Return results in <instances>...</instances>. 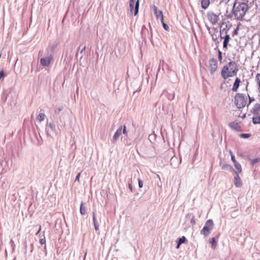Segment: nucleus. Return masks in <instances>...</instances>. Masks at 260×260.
<instances>
[{
	"mask_svg": "<svg viewBox=\"0 0 260 260\" xmlns=\"http://www.w3.org/2000/svg\"><path fill=\"white\" fill-rule=\"evenodd\" d=\"M238 71L237 64L234 61H230L222 68L221 76L223 79L226 80L230 77L236 76Z\"/></svg>",
	"mask_w": 260,
	"mask_h": 260,
	"instance_id": "nucleus-1",
	"label": "nucleus"
},
{
	"mask_svg": "<svg viewBox=\"0 0 260 260\" xmlns=\"http://www.w3.org/2000/svg\"><path fill=\"white\" fill-rule=\"evenodd\" d=\"M248 5L246 3H240L236 0L234 3L233 13L238 20H242L248 10Z\"/></svg>",
	"mask_w": 260,
	"mask_h": 260,
	"instance_id": "nucleus-2",
	"label": "nucleus"
},
{
	"mask_svg": "<svg viewBox=\"0 0 260 260\" xmlns=\"http://www.w3.org/2000/svg\"><path fill=\"white\" fill-rule=\"evenodd\" d=\"M247 98L242 93H237L235 98V103L238 108L244 107L247 104Z\"/></svg>",
	"mask_w": 260,
	"mask_h": 260,
	"instance_id": "nucleus-3",
	"label": "nucleus"
},
{
	"mask_svg": "<svg viewBox=\"0 0 260 260\" xmlns=\"http://www.w3.org/2000/svg\"><path fill=\"white\" fill-rule=\"evenodd\" d=\"M214 223L211 219L208 220L205 224V225L201 231V234L207 237L208 236L213 228Z\"/></svg>",
	"mask_w": 260,
	"mask_h": 260,
	"instance_id": "nucleus-4",
	"label": "nucleus"
},
{
	"mask_svg": "<svg viewBox=\"0 0 260 260\" xmlns=\"http://www.w3.org/2000/svg\"><path fill=\"white\" fill-rule=\"evenodd\" d=\"M218 69V62L216 59L211 58L209 61V70L211 74H214Z\"/></svg>",
	"mask_w": 260,
	"mask_h": 260,
	"instance_id": "nucleus-5",
	"label": "nucleus"
},
{
	"mask_svg": "<svg viewBox=\"0 0 260 260\" xmlns=\"http://www.w3.org/2000/svg\"><path fill=\"white\" fill-rule=\"evenodd\" d=\"M126 127L125 125H123V129L122 127L120 126L119 127L116 132L115 133L113 137V140L114 141H116L120 137V136L121 135L122 133L125 135H127V133L126 132Z\"/></svg>",
	"mask_w": 260,
	"mask_h": 260,
	"instance_id": "nucleus-6",
	"label": "nucleus"
},
{
	"mask_svg": "<svg viewBox=\"0 0 260 260\" xmlns=\"http://www.w3.org/2000/svg\"><path fill=\"white\" fill-rule=\"evenodd\" d=\"M207 18L212 24H215L218 21L219 16L212 12H209L207 14Z\"/></svg>",
	"mask_w": 260,
	"mask_h": 260,
	"instance_id": "nucleus-7",
	"label": "nucleus"
},
{
	"mask_svg": "<svg viewBox=\"0 0 260 260\" xmlns=\"http://www.w3.org/2000/svg\"><path fill=\"white\" fill-rule=\"evenodd\" d=\"M134 1L130 0V2H129L130 11H131V13H133V12H134V15L136 16V15H137V14L138 13V11H139V0H137V2L136 3L135 8H134Z\"/></svg>",
	"mask_w": 260,
	"mask_h": 260,
	"instance_id": "nucleus-8",
	"label": "nucleus"
},
{
	"mask_svg": "<svg viewBox=\"0 0 260 260\" xmlns=\"http://www.w3.org/2000/svg\"><path fill=\"white\" fill-rule=\"evenodd\" d=\"M153 10L156 18L158 19L160 18V21H162V20H164L162 12L161 11H158L157 8L155 6H153Z\"/></svg>",
	"mask_w": 260,
	"mask_h": 260,
	"instance_id": "nucleus-9",
	"label": "nucleus"
},
{
	"mask_svg": "<svg viewBox=\"0 0 260 260\" xmlns=\"http://www.w3.org/2000/svg\"><path fill=\"white\" fill-rule=\"evenodd\" d=\"M234 184L236 187H240L242 185V181L239 174H236L234 178Z\"/></svg>",
	"mask_w": 260,
	"mask_h": 260,
	"instance_id": "nucleus-10",
	"label": "nucleus"
},
{
	"mask_svg": "<svg viewBox=\"0 0 260 260\" xmlns=\"http://www.w3.org/2000/svg\"><path fill=\"white\" fill-rule=\"evenodd\" d=\"M51 59L50 57L42 58L40 60L41 64L43 66H48L50 64Z\"/></svg>",
	"mask_w": 260,
	"mask_h": 260,
	"instance_id": "nucleus-11",
	"label": "nucleus"
},
{
	"mask_svg": "<svg viewBox=\"0 0 260 260\" xmlns=\"http://www.w3.org/2000/svg\"><path fill=\"white\" fill-rule=\"evenodd\" d=\"M241 83V80L239 78H236L235 82L234 83L233 86L232 87V90L234 92H236L240 86V84Z\"/></svg>",
	"mask_w": 260,
	"mask_h": 260,
	"instance_id": "nucleus-12",
	"label": "nucleus"
},
{
	"mask_svg": "<svg viewBox=\"0 0 260 260\" xmlns=\"http://www.w3.org/2000/svg\"><path fill=\"white\" fill-rule=\"evenodd\" d=\"M226 36L224 37V41L223 43V48L226 49L228 47V43L230 39V35L228 34L227 30L225 31Z\"/></svg>",
	"mask_w": 260,
	"mask_h": 260,
	"instance_id": "nucleus-13",
	"label": "nucleus"
},
{
	"mask_svg": "<svg viewBox=\"0 0 260 260\" xmlns=\"http://www.w3.org/2000/svg\"><path fill=\"white\" fill-rule=\"evenodd\" d=\"M229 126L235 130H238L240 128L239 124L237 122L233 121L229 123Z\"/></svg>",
	"mask_w": 260,
	"mask_h": 260,
	"instance_id": "nucleus-14",
	"label": "nucleus"
},
{
	"mask_svg": "<svg viewBox=\"0 0 260 260\" xmlns=\"http://www.w3.org/2000/svg\"><path fill=\"white\" fill-rule=\"evenodd\" d=\"M234 164L236 169L235 173L236 174H239V173H241L242 169L241 165L238 162H237Z\"/></svg>",
	"mask_w": 260,
	"mask_h": 260,
	"instance_id": "nucleus-15",
	"label": "nucleus"
},
{
	"mask_svg": "<svg viewBox=\"0 0 260 260\" xmlns=\"http://www.w3.org/2000/svg\"><path fill=\"white\" fill-rule=\"evenodd\" d=\"M260 111V105L255 104L254 107L251 109V113L253 114H258L259 111Z\"/></svg>",
	"mask_w": 260,
	"mask_h": 260,
	"instance_id": "nucleus-16",
	"label": "nucleus"
},
{
	"mask_svg": "<svg viewBox=\"0 0 260 260\" xmlns=\"http://www.w3.org/2000/svg\"><path fill=\"white\" fill-rule=\"evenodd\" d=\"M210 5V0H201L202 7L204 9H206Z\"/></svg>",
	"mask_w": 260,
	"mask_h": 260,
	"instance_id": "nucleus-17",
	"label": "nucleus"
},
{
	"mask_svg": "<svg viewBox=\"0 0 260 260\" xmlns=\"http://www.w3.org/2000/svg\"><path fill=\"white\" fill-rule=\"evenodd\" d=\"M256 85L257 86V89L260 92V74L257 73L255 76V79Z\"/></svg>",
	"mask_w": 260,
	"mask_h": 260,
	"instance_id": "nucleus-18",
	"label": "nucleus"
},
{
	"mask_svg": "<svg viewBox=\"0 0 260 260\" xmlns=\"http://www.w3.org/2000/svg\"><path fill=\"white\" fill-rule=\"evenodd\" d=\"M80 212L82 215H85L87 213L86 207L84 206L83 202L80 205Z\"/></svg>",
	"mask_w": 260,
	"mask_h": 260,
	"instance_id": "nucleus-19",
	"label": "nucleus"
},
{
	"mask_svg": "<svg viewBox=\"0 0 260 260\" xmlns=\"http://www.w3.org/2000/svg\"><path fill=\"white\" fill-rule=\"evenodd\" d=\"M252 122L254 124H259L260 123V115L253 117L252 118Z\"/></svg>",
	"mask_w": 260,
	"mask_h": 260,
	"instance_id": "nucleus-20",
	"label": "nucleus"
},
{
	"mask_svg": "<svg viewBox=\"0 0 260 260\" xmlns=\"http://www.w3.org/2000/svg\"><path fill=\"white\" fill-rule=\"evenodd\" d=\"M45 115L44 113H40L37 116V119L39 121V122H41L43 121L45 119Z\"/></svg>",
	"mask_w": 260,
	"mask_h": 260,
	"instance_id": "nucleus-21",
	"label": "nucleus"
},
{
	"mask_svg": "<svg viewBox=\"0 0 260 260\" xmlns=\"http://www.w3.org/2000/svg\"><path fill=\"white\" fill-rule=\"evenodd\" d=\"M185 240H186V238L184 236L180 238L179 239V243L177 246V248H178L180 246V245L182 243H183L185 242Z\"/></svg>",
	"mask_w": 260,
	"mask_h": 260,
	"instance_id": "nucleus-22",
	"label": "nucleus"
},
{
	"mask_svg": "<svg viewBox=\"0 0 260 260\" xmlns=\"http://www.w3.org/2000/svg\"><path fill=\"white\" fill-rule=\"evenodd\" d=\"M210 243L212 244V246H213L214 247H215L216 246V241L215 238L214 237L212 238L210 240Z\"/></svg>",
	"mask_w": 260,
	"mask_h": 260,
	"instance_id": "nucleus-23",
	"label": "nucleus"
},
{
	"mask_svg": "<svg viewBox=\"0 0 260 260\" xmlns=\"http://www.w3.org/2000/svg\"><path fill=\"white\" fill-rule=\"evenodd\" d=\"M218 58L219 62L220 63H221L222 60V52L220 50H218Z\"/></svg>",
	"mask_w": 260,
	"mask_h": 260,
	"instance_id": "nucleus-24",
	"label": "nucleus"
},
{
	"mask_svg": "<svg viewBox=\"0 0 260 260\" xmlns=\"http://www.w3.org/2000/svg\"><path fill=\"white\" fill-rule=\"evenodd\" d=\"M162 24V26H163V27L166 30H168L169 29V26L164 22V21L162 20V21H161Z\"/></svg>",
	"mask_w": 260,
	"mask_h": 260,
	"instance_id": "nucleus-25",
	"label": "nucleus"
},
{
	"mask_svg": "<svg viewBox=\"0 0 260 260\" xmlns=\"http://www.w3.org/2000/svg\"><path fill=\"white\" fill-rule=\"evenodd\" d=\"M230 154L231 155V159H232V161L233 162V163L235 164V163L237 162V161H236V160L235 158V156L232 153V152L231 151H230Z\"/></svg>",
	"mask_w": 260,
	"mask_h": 260,
	"instance_id": "nucleus-26",
	"label": "nucleus"
},
{
	"mask_svg": "<svg viewBox=\"0 0 260 260\" xmlns=\"http://www.w3.org/2000/svg\"><path fill=\"white\" fill-rule=\"evenodd\" d=\"M39 242L41 245L45 244V243H46L45 238L44 237V238L40 239Z\"/></svg>",
	"mask_w": 260,
	"mask_h": 260,
	"instance_id": "nucleus-27",
	"label": "nucleus"
},
{
	"mask_svg": "<svg viewBox=\"0 0 260 260\" xmlns=\"http://www.w3.org/2000/svg\"><path fill=\"white\" fill-rule=\"evenodd\" d=\"M250 136V135L249 134H242L241 135V137L244 138H248Z\"/></svg>",
	"mask_w": 260,
	"mask_h": 260,
	"instance_id": "nucleus-28",
	"label": "nucleus"
},
{
	"mask_svg": "<svg viewBox=\"0 0 260 260\" xmlns=\"http://www.w3.org/2000/svg\"><path fill=\"white\" fill-rule=\"evenodd\" d=\"M138 183H139V187L140 188L143 187V183L142 181L140 179H138Z\"/></svg>",
	"mask_w": 260,
	"mask_h": 260,
	"instance_id": "nucleus-29",
	"label": "nucleus"
},
{
	"mask_svg": "<svg viewBox=\"0 0 260 260\" xmlns=\"http://www.w3.org/2000/svg\"><path fill=\"white\" fill-rule=\"evenodd\" d=\"M80 175H81V173H79L77 174V175L76 176V179H75L76 181H77L78 182H79Z\"/></svg>",
	"mask_w": 260,
	"mask_h": 260,
	"instance_id": "nucleus-30",
	"label": "nucleus"
},
{
	"mask_svg": "<svg viewBox=\"0 0 260 260\" xmlns=\"http://www.w3.org/2000/svg\"><path fill=\"white\" fill-rule=\"evenodd\" d=\"M92 214H93V223H96V220L95 215L94 212H93L92 213Z\"/></svg>",
	"mask_w": 260,
	"mask_h": 260,
	"instance_id": "nucleus-31",
	"label": "nucleus"
},
{
	"mask_svg": "<svg viewBox=\"0 0 260 260\" xmlns=\"http://www.w3.org/2000/svg\"><path fill=\"white\" fill-rule=\"evenodd\" d=\"M238 27H237L236 29H235L234 31L233 32V36L237 35L238 34Z\"/></svg>",
	"mask_w": 260,
	"mask_h": 260,
	"instance_id": "nucleus-32",
	"label": "nucleus"
},
{
	"mask_svg": "<svg viewBox=\"0 0 260 260\" xmlns=\"http://www.w3.org/2000/svg\"><path fill=\"white\" fill-rule=\"evenodd\" d=\"M248 97H249V100L248 104H250L252 102L254 101V99L253 98L250 97L249 95H248Z\"/></svg>",
	"mask_w": 260,
	"mask_h": 260,
	"instance_id": "nucleus-33",
	"label": "nucleus"
},
{
	"mask_svg": "<svg viewBox=\"0 0 260 260\" xmlns=\"http://www.w3.org/2000/svg\"><path fill=\"white\" fill-rule=\"evenodd\" d=\"M5 76L4 73L3 71H0V79L4 77Z\"/></svg>",
	"mask_w": 260,
	"mask_h": 260,
	"instance_id": "nucleus-34",
	"label": "nucleus"
},
{
	"mask_svg": "<svg viewBox=\"0 0 260 260\" xmlns=\"http://www.w3.org/2000/svg\"><path fill=\"white\" fill-rule=\"evenodd\" d=\"M128 188L131 192L133 191V186L131 183L128 184Z\"/></svg>",
	"mask_w": 260,
	"mask_h": 260,
	"instance_id": "nucleus-35",
	"label": "nucleus"
},
{
	"mask_svg": "<svg viewBox=\"0 0 260 260\" xmlns=\"http://www.w3.org/2000/svg\"><path fill=\"white\" fill-rule=\"evenodd\" d=\"M94 228L96 231H98L99 230V225H98L97 223H94Z\"/></svg>",
	"mask_w": 260,
	"mask_h": 260,
	"instance_id": "nucleus-36",
	"label": "nucleus"
},
{
	"mask_svg": "<svg viewBox=\"0 0 260 260\" xmlns=\"http://www.w3.org/2000/svg\"><path fill=\"white\" fill-rule=\"evenodd\" d=\"M190 222L193 225L195 224H196V220L192 218V219H191Z\"/></svg>",
	"mask_w": 260,
	"mask_h": 260,
	"instance_id": "nucleus-37",
	"label": "nucleus"
},
{
	"mask_svg": "<svg viewBox=\"0 0 260 260\" xmlns=\"http://www.w3.org/2000/svg\"><path fill=\"white\" fill-rule=\"evenodd\" d=\"M41 230V226L40 225L39 227V229L38 230V232L37 233V234H38Z\"/></svg>",
	"mask_w": 260,
	"mask_h": 260,
	"instance_id": "nucleus-38",
	"label": "nucleus"
},
{
	"mask_svg": "<svg viewBox=\"0 0 260 260\" xmlns=\"http://www.w3.org/2000/svg\"><path fill=\"white\" fill-rule=\"evenodd\" d=\"M229 166H229V165H227V166H223V167H222V168H223V169H225V168H226V167H229Z\"/></svg>",
	"mask_w": 260,
	"mask_h": 260,
	"instance_id": "nucleus-39",
	"label": "nucleus"
}]
</instances>
